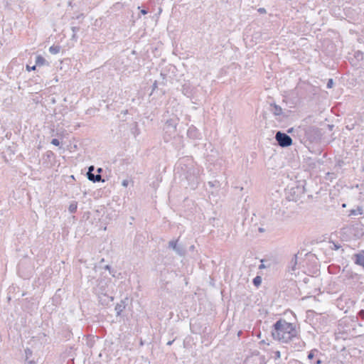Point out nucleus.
I'll return each mask as SVG.
<instances>
[{
	"instance_id": "f257e3e1",
	"label": "nucleus",
	"mask_w": 364,
	"mask_h": 364,
	"mask_svg": "<svg viewBox=\"0 0 364 364\" xmlns=\"http://www.w3.org/2000/svg\"><path fill=\"white\" fill-rule=\"evenodd\" d=\"M271 333L274 340L283 343L299 339L296 326L283 318H279L274 323Z\"/></svg>"
},
{
	"instance_id": "f03ea898",
	"label": "nucleus",
	"mask_w": 364,
	"mask_h": 364,
	"mask_svg": "<svg viewBox=\"0 0 364 364\" xmlns=\"http://www.w3.org/2000/svg\"><path fill=\"white\" fill-rule=\"evenodd\" d=\"M162 121L164 122L163 129L165 134L164 139L168 141L176 134L179 118L174 114L169 115V112L167 111L163 115Z\"/></svg>"
},
{
	"instance_id": "7ed1b4c3",
	"label": "nucleus",
	"mask_w": 364,
	"mask_h": 364,
	"mask_svg": "<svg viewBox=\"0 0 364 364\" xmlns=\"http://www.w3.org/2000/svg\"><path fill=\"white\" fill-rule=\"evenodd\" d=\"M181 168L183 171L184 178L187 180L188 184L192 188H195L198 183V171L193 167V165L188 166L186 164H183L182 161H180L177 168Z\"/></svg>"
},
{
	"instance_id": "20e7f679",
	"label": "nucleus",
	"mask_w": 364,
	"mask_h": 364,
	"mask_svg": "<svg viewBox=\"0 0 364 364\" xmlns=\"http://www.w3.org/2000/svg\"><path fill=\"white\" fill-rule=\"evenodd\" d=\"M275 139L282 147H288L292 144L291 138L287 134L280 131L276 133Z\"/></svg>"
},
{
	"instance_id": "39448f33",
	"label": "nucleus",
	"mask_w": 364,
	"mask_h": 364,
	"mask_svg": "<svg viewBox=\"0 0 364 364\" xmlns=\"http://www.w3.org/2000/svg\"><path fill=\"white\" fill-rule=\"evenodd\" d=\"M168 247L173 249L179 256H184L186 254L185 247L183 245L178 244V240L169 241Z\"/></svg>"
},
{
	"instance_id": "423d86ee",
	"label": "nucleus",
	"mask_w": 364,
	"mask_h": 364,
	"mask_svg": "<svg viewBox=\"0 0 364 364\" xmlns=\"http://www.w3.org/2000/svg\"><path fill=\"white\" fill-rule=\"evenodd\" d=\"M99 302L104 306H108L113 301L114 297L108 295L107 291H99Z\"/></svg>"
},
{
	"instance_id": "0eeeda50",
	"label": "nucleus",
	"mask_w": 364,
	"mask_h": 364,
	"mask_svg": "<svg viewBox=\"0 0 364 364\" xmlns=\"http://www.w3.org/2000/svg\"><path fill=\"white\" fill-rule=\"evenodd\" d=\"M305 136L310 141H314L318 138V132L315 128L308 127L305 129Z\"/></svg>"
},
{
	"instance_id": "6e6552de",
	"label": "nucleus",
	"mask_w": 364,
	"mask_h": 364,
	"mask_svg": "<svg viewBox=\"0 0 364 364\" xmlns=\"http://www.w3.org/2000/svg\"><path fill=\"white\" fill-rule=\"evenodd\" d=\"M95 170V167L94 166H90L89 168H88V171L87 173V177L88 178V180H90V181H92L93 183H96V182H100V181H102V182H105V180H102V177L100 176V174H92V171Z\"/></svg>"
},
{
	"instance_id": "1a4fd4ad",
	"label": "nucleus",
	"mask_w": 364,
	"mask_h": 364,
	"mask_svg": "<svg viewBox=\"0 0 364 364\" xmlns=\"http://www.w3.org/2000/svg\"><path fill=\"white\" fill-rule=\"evenodd\" d=\"M337 237V232H332L329 237V242L332 244V245L330 246L331 249L334 250H338L341 246L338 241L336 240V238Z\"/></svg>"
},
{
	"instance_id": "9d476101",
	"label": "nucleus",
	"mask_w": 364,
	"mask_h": 364,
	"mask_svg": "<svg viewBox=\"0 0 364 364\" xmlns=\"http://www.w3.org/2000/svg\"><path fill=\"white\" fill-rule=\"evenodd\" d=\"M297 255H294L291 258L288 265V270L291 274H293L297 269Z\"/></svg>"
},
{
	"instance_id": "9b49d317",
	"label": "nucleus",
	"mask_w": 364,
	"mask_h": 364,
	"mask_svg": "<svg viewBox=\"0 0 364 364\" xmlns=\"http://www.w3.org/2000/svg\"><path fill=\"white\" fill-rule=\"evenodd\" d=\"M126 308V304L124 300H121V301L115 306V311L117 316H120L121 313Z\"/></svg>"
},
{
	"instance_id": "f8f14e48",
	"label": "nucleus",
	"mask_w": 364,
	"mask_h": 364,
	"mask_svg": "<svg viewBox=\"0 0 364 364\" xmlns=\"http://www.w3.org/2000/svg\"><path fill=\"white\" fill-rule=\"evenodd\" d=\"M356 264L364 267V251L357 254L356 255Z\"/></svg>"
},
{
	"instance_id": "ddd939ff",
	"label": "nucleus",
	"mask_w": 364,
	"mask_h": 364,
	"mask_svg": "<svg viewBox=\"0 0 364 364\" xmlns=\"http://www.w3.org/2000/svg\"><path fill=\"white\" fill-rule=\"evenodd\" d=\"M47 63L46 60L41 55H38L36 58V65L41 66Z\"/></svg>"
},
{
	"instance_id": "4468645a",
	"label": "nucleus",
	"mask_w": 364,
	"mask_h": 364,
	"mask_svg": "<svg viewBox=\"0 0 364 364\" xmlns=\"http://www.w3.org/2000/svg\"><path fill=\"white\" fill-rule=\"evenodd\" d=\"M77 203L76 201H73L68 207V210L70 213H75L77 210Z\"/></svg>"
},
{
	"instance_id": "2eb2a0df",
	"label": "nucleus",
	"mask_w": 364,
	"mask_h": 364,
	"mask_svg": "<svg viewBox=\"0 0 364 364\" xmlns=\"http://www.w3.org/2000/svg\"><path fill=\"white\" fill-rule=\"evenodd\" d=\"M362 214V208L360 207H358L356 209H352L350 210V213H348L349 216L351 215H358Z\"/></svg>"
},
{
	"instance_id": "dca6fc26",
	"label": "nucleus",
	"mask_w": 364,
	"mask_h": 364,
	"mask_svg": "<svg viewBox=\"0 0 364 364\" xmlns=\"http://www.w3.org/2000/svg\"><path fill=\"white\" fill-rule=\"evenodd\" d=\"M272 112L274 115H281L282 114V109L279 105H274Z\"/></svg>"
},
{
	"instance_id": "f3484780",
	"label": "nucleus",
	"mask_w": 364,
	"mask_h": 364,
	"mask_svg": "<svg viewBox=\"0 0 364 364\" xmlns=\"http://www.w3.org/2000/svg\"><path fill=\"white\" fill-rule=\"evenodd\" d=\"M60 46H52L49 48V51L51 54H57L60 51Z\"/></svg>"
},
{
	"instance_id": "a211bd4d",
	"label": "nucleus",
	"mask_w": 364,
	"mask_h": 364,
	"mask_svg": "<svg viewBox=\"0 0 364 364\" xmlns=\"http://www.w3.org/2000/svg\"><path fill=\"white\" fill-rule=\"evenodd\" d=\"M71 30L73 31L72 39L77 41V32L79 31L80 28L77 26H73Z\"/></svg>"
},
{
	"instance_id": "6ab92c4d",
	"label": "nucleus",
	"mask_w": 364,
	"mask_h": 364,
	"mask_svg": "<svg viewBox=\"0 0 364 364\" xmlns=\"http://www.w3.org/2000/svg\"><path fill=\"white\" fill-rule=\"evenodd\" d=\"M252 283L255 287H258L262 283V277L260 276L255 277L253 279Z\"/></svg>"
},
{
	"instance_id": "aec40b11",
	"label": "nucleus",
	"mask_w": 364,
	"mask_h": 364,
	"mask_svg": "<svg viewBox=\"0 0 364 364\" xmlns=\"http://www.w3.org/2000/svg\"><path fill=\"white\" fill-rule=\"evenodd\" d=\"M99 291H107L106 290L105 284L104 285L102 284V282H100L99 283L98 287H97V288L96 289V292H97L98 296H99Z\"/></svg>"
},
{
	"instance_id": "412c9836",
	"label": "nucleus",
	"mask_w": 364,
	"mask_h": 364,
	"mask_svg": "<svg viewBox=\"0 0 364 364\" xmlns=\"http://www.w3.org/2000/svg\"><path fill=\"white\" fill-rule=\"evenodd\" d=\"M51 144L54 146H59L60 141L58 139H53L51 141Z\"/></svg>"
},
{
	"instance_id": "4be33fe9",
	"label": "nucleus",
	"mask_w": 364,
	"mask_h": 364,
	"mask_svg": "<svg viewBox=\"0 0 364 364\" xmlns=\"http://www.w3.org/2000/svg\"><path fill=\"white\" fill-rule=\"evenodd\" d=\"M333 85V81L332 79H329L328 82H327V87L328 88H331Z\"/></svg>"
},
{
	"instance_id": "5701e85b",
	"label": "nucleus",
	"mask_w": 364,
	"mask_h": 364,
	"mask_svg": "<svg viewBox=\"0 0 364 364\" xmlns=\"http://www.w3.org/2000/svg\"><path fill=\"white\" fill-rule=\"evenodd\" d=\"M336 191L339 192V191L336 190V188L334 187V189L331 190L330 195L333 196H336Z\"/></svg>"
},
{
	"instance_id": "b1692460",
	"label": "nucleus",
	"mask_w": 364,
	"mask_h": 364,
	"mask_svg": "<svg viewBox=\"0 0 364 364\" xmlns=\"http://www.w3.org/2000/svg\"><path fill=\"white\" fill-rule=\"evenodd\" d=\"M314 350H311V351L309 352V353L308 355V358L309 360H311V359L314 358Z\"/></svg>"
},
{
	"instance_id": "393cba45",
	"label": "nucleus",
	"mask_w": 364,
	"mask_h": 364,
	"mask_svg": "<svg viewBox=\"0 0 364 364\" xmlns=\"http://www.w3.org/2000/svg\"><path fill=\"white\" fill-rule=\"evenodd\" d=\"M129 184V181L127 180H124L122 182V185L124 186V187H127Z\"/></svg>"
},
{
	"instance_id": "a878e982",
	"label": "nucleus",
	"mask_w": 364,
	"mask_h": 364,
	"mask_svg": "<svg viewBox=\"0 0 364 364\" xmlns=\"http://www.w3.org/2000/svg\"><path fill=\"white\" fill-rule=\"evenodd\" d=\"M36 68V65H33L32 67H30L29 65H27V70H35Z\"/></svg>"
},
{
	"instance_id": "bb28decb",
	"label": "nucleus",
	"mask_w": 364,
	"mask_h": 364,
	"mask_svg": "<svg viewBox=\"0 0 364 364\" xmlns=\"http://www.w3.org/2000/svg\"><path fill=\"white\" fill-rule=\"evenodd\" d=\"M358 315L360 317L364 319V310H361L359 311Z\"/></svg>"
},
{
	"instance_id": "cd10ccee",
	"label": "nucleus",
	"mask_w": 364,
	"mask_h": 364,
	"mask_svg": "<svg viewBox=\"0 0 364 364\" xmlns=\"http://www.w3.org/2000/svg\"><path fill=\"white\" fill-rule=\"evenodd\" d=\"M157 88V82L155 81L152 85V91Z\"/></svg>"
},
{
	"instance_id": "c85d7f7f",
	"label": "nucleus",
	"mask_w": 364,
	"mask_h": 364,
	"mask_svg": "<svg viewBox=\"0 0 364 364\" xmlns=\"http://www.w3.org/2000/svg\"><path fill=\"white\" fill-rule=\"evenodd\" d=\"M26 356L28 357V355H31L32 352L30 349L27 348L26 350Z\"/></svg>"
},
{
	"instance_id": "c756f323",
	"label": "nucleus",
	"mask_w": 364,
	"mask_h": 364,
	"mask_svg": "<svg viewBox=\"0 0 364 364\" xmlns=\"http://www.w3.org/2000/svg\"><path fill=\"white\" fill-rule=\"evenodd\" d=\"M356 57H357L358 58H361V59H363V53H360V52H358V53H357V55H356Z\"/></svg>"
},
{
	"instance_id": "7c9ffc66",
	"label": "nucleus",
	"mask_w": 364,
	"mask_h": 364,
	"mask_svg": "<svg viewBox=\"0 0 364 364\" xmlns=\"http://www.w3.org/2000/svg\"><path fill=\"white\" fill-rule=\"evenodd\" d=\"M47 157L49 158L50 156L53 155V153L51 151H48L46 153Z\"/></svg>"
},
{
	"instance_id": "2f4dec72",
	"label": "nucleus",
	"mask_w": 364,
	"mask_h": 364,
	"mask_svg": "<svg viewBox=\"0 0 364 364\" xmlns=\"http://www.w3.org/2000/svg\"><path fill=\"white\" fill-rule=\"evenodd\" d=\"M258 11L263 14L266 12V10L264 8H260L259 9Z\"/></svg>"
},
{
	"instance_id": "473e14b6",
	"label": "nucleus",
	"mask_w": 364,
	"mask_h": 364,
	"mask_svg": "<svg viewBox=\"0 0 364 364\" xmlns=\"http://www.w3.org/2000/svg\"><path fill=\"white\" fill-rule=\"evenodd\" d=\"M275 355H276L277 358H280V355H281L280 352L279 351H276L275 352Z\"/></svg>"
},
{
	"instance_id": "72a5a7b5",
	"label": "nucleus",
	"mask_w": 364,
	"mask_h": 364,
	"mask_svg": "<svg viewBox=\"0 0 364 364\" xmlns=\"http://www.w3.org/2000/svg\"><path fill=\"white\" fill-rule=\"evenodd\" d=\"M141 13L144 15L148 13V11L145 9H141Z\"/></svg>"
},
{
	"instance_id": "f704fd0d",
	"label": "nucleus",
	"mask_w": 364,
	"mask_h": 364,
	"mask_svg": "<svg viewBox=\"0 0 364 364\" xmlns=\"http://www.w3.org/2000/svg\"><path fill=\"white\" fill-rule=\"evenodd\" d=\"M173 342H174V339L172 340V341H169L167 342V345L168 346H171Z\"/></svg>"
},
{
	"instance_id": "c9c22d12",
	"label": "nucleus",
	"mask_w": 364,
	"mask_h": 364,
	"mask_svg": "<svg viewBox=\"0 0 364 364\" xmlns=\"http://www.w3.org/2000/svg\"><path fill=\"white\" fill-rule=\"evenodd\" d=\"M333 268H334V267H332V266H330V267H328V269H329L330 273H333Z\"/></svg>"
},
{
	"instance_id": "e433bc0d",
	"label": "nucleus",
	"mask_w": 364,
	"mask_h": 364,
	"mask_svg": "<svg viewBox=\"0 0 364 364\" xmlns=\"http://www.w3.org/2000/svg\"><path fill=\"white\" fill-rule=\"evenodd\" d=\"M293 131H294V128H290V129H288L287 132L288 133H292Z\"/></svg>"
},
{
	"instance_id": "4c0bfd02",
	"label": "nucleus",
	"mask_w": 364,
	"mask_h": 364,
	"mask_svg": "<svg viewBox=\"0 0 364 364\" xmlns=\"http://www.w3.org/2000/svg\"><path fill=\"white\" fill-rule=\"evenodd\" d=\"M321 363V360L320 359H318V360L316 361L315 364H320Z\"/></svg>"
},
{
	"instance_id": "58836bf2",
	"label": "nucleus",
	"mask_w": 364,
	"mask_h": 364,
	"mask_svg": "<svg viewBox=\"0 0 364 364\" xmlns=\"http://www.w3.org/2000/svg\"><path fill=\"white\" fill-rule=\"evenodd\" d=\"M102 171V168H97V172L100 173Z\"/></svg>"
},
{
	"instance_id": "ea45409f",
	"label": "nucleus",
	"mask_w": 364,
	"mask_h": 364,
	"mask_svg": "<svg viewBox=\"0 0 364 364\" xmlns=\"http://www.w3.org/2000/svg\"><path fill=\"white\" fill-rule=\"evenodd\" d=\"M346 128H347L348 129H352V127H350V126H349V125H346Z\"/></svg>"
},
{
	"instance_id": "a19ab883",
	"label": "nucleus",
	"mask_w": 364,
	"mask_h": 364,
	"mask_svg": "<svg viewBox=\"0 0 364 364\" xmlns=\"http://www.w3.org/2000/svg\"><path fill=\"white\" fill-rule=\"evenodd\" d=\"M259 230L260 232H262V231H263V229L260 228H259Z\"/></svg>"
},
{
	"instance_id": "79ce46f5",
	"label": "nucleus",
	"mask_w": 364,
	"mask_h": 364,
	"mask_svg": "<svg viewBox=\"0 0 364 364\" xmlns=\"http://www.w3.org/2000/svg\"><path fill=\"white\" fill-rule=\"evenodd\" d=\"M342 207L343 208L346 207V204L343 203Z\"/></svg>"
}]
</instances>
